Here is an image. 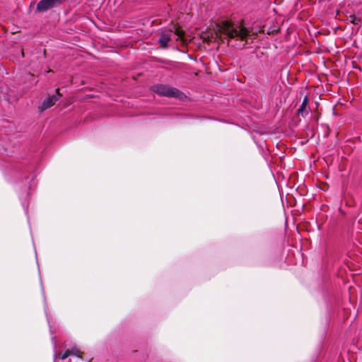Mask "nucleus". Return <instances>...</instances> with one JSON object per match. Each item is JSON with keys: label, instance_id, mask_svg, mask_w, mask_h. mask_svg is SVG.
<instances>
[{"label": "nucleus", "instance_id": "2", "mask_svg": "<svg viewBox=\"0 0 362 362\" xmlns=\"http://www.w3.org/2000/svg\"><path fill=\"white\" fill-rule=\"evenodd\" d=\"M151 90L159 95L168 98L182 99L185 96L184 93L177 88L163 84L153 85Z\"/></svg>", "mask_w": 362, "mask_h": 362}, {"label": "nucleus", "instance_id": "8", "mask_svg": "<svg viewBox=\"0 0 362 362\" xmlns=\"http://www.w3.org/2000/svg\"><path fill=\"white\" fill-rule=\"evenodd\" d=\"M347 21L354 25H358L361 22L360 18L356 17L354 14H351L347 17Z\"/></svg>", "mask_w": 362, "mask_h": 362}, {"label": "nucleus", "instance_id": "7", "mask_svg": "<svg viewBox=\"0 0 362 362\" xmlns=\"http://www.w3.org/2000/svg\"><path fill=\"white\" fill-rule=\"evenodd\" d=\"M308 103L309 100L307 96H305L300 106V107L298 110V114L301 115L303 117L308 115L309 112V107H308Z\"/></svg>", "mask_w": 362, "mask_h": 362}, {"label": "nucleus", "instance_id": "5", "mask_svg": "<svg viewBox=\"0 0 362 362\" xmlns=\"http://www.w3.org/2000/svg\"><path fill=\"white\" fill-rule=\"evenodd\" d=\"M57 95H52L51 96H49L47 99H45L41 106L42 110H45L52 106H53L56 102L59 100L60 97H62V94L59 93V89L57 88L56 90Z\"/></svg>", "mask_w": 362, "mask_h": 362}, {"label": "nucleus", "instance_id": "1", "mask_svg": "<svg viewBox=\"0 0 362 362\" xmlns=\"http://www.w3.org/2000/svg\"><path fill=\"white\" fill-rule=\"evenodd\" d=\"M250 30L240 23H232L228 21H222L216 25L217 35H224L226 38L246 40Z\"/></svg>", "mask_w": 362, "mask_h": 362}, {"label": "nucleus", "instance_id": "3", "mask_svg": "<svg viewBox=\"0 0 362 362\" xmlns=\"http://www.w3.org/2000/svg\"><path fill=\"white\" fill-rule=\"evenodd\" d=\"M185 35V32L177 28H175V31L172 29H169L162 32L160 34L158 42L160 44L162 48H166L170 40H178L179 39L182 40Z\"/></svg>", "mask_w": 362, "mask_h": 362}, {"label": "nucleus", "instance_id": "6", "mask_svg": "<svg viewBox=\"0 0 362 362\" xmlns=\"http://www.w3.org/2000/svg\"><path fill=\"white\" fill-rule=\"evenodd\" d=\"M82 354H83V352L81 351L78 347L74 346L70 349L66 350V351L62 356H60L59 357L62 360L66 358L69 356H76L77 357L81 358Z\"/></svg>", "mask_w": 362, "mask_h": 362}, {"label": "nucleus", "instance_id": "4", "mask_svg": "<svg viewBox=\"0 0 362 362\" xmlns=\"http://www.w3.org/2000/svg\"><path fill=\"white\" fill-rule=\"evenodd\" d=\"M66 0H40L37 4V11L45 12L49 9L57 7Z\"/></svg>", "mask_w": 362, "mask_h": 362}]
</instances>
